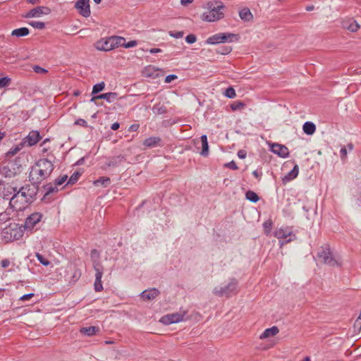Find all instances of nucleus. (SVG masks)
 I'll return each instance as SVG.
<instances>
[{
	"label": "nucleus",
	"instance_id": "c756f323",
	"mask_svg": "<svg viewBox=\"0 0 361 361\" xmlns=\"http://www.w3.org/2000/svg\"><path fill=\"white\" fill-rule=\"evenodd\" d=\"M110 178L106 176L99 177L97 180L94 181V185L96 186L102 185L103 187H107L110 185Z\"/></svg>",
	"mask_w": 361,
	"mask_h": 361
},
{
	"label": "nucleus",
	"instance_id": "20e7f679",
	"mask_svg": "<svg viewBox=\"0 0 361 361\" xmlns=\"http://www.w3.org/2000/svg\"><path fill=\"white\" fill-rule=\"evenodd\" d=\"M238 281L232 278L230 279L228 285L224 287H216L213 290V293L219 297H230L232 295H235L237 293L238 290Z\"/></svg>",
	"mask_w": 361,
	"mask_h": 361
},
{
	"label": "nucleus",
	"instance_id": "49530a36",
	"mask_svg": "<svg viewBox=\"0 0 361 361\" xmlns=\"http://www.w3.org/2000/svg\"><path fill=\"white\" fill-rule=\"evenodd\" d=\"M11 81V79L7 76L0 78V88L8 87Z\"/></svg>",
	"mask_w": 361,
	"mask_h": 361
},
{
	"label": "nucleus",
	"instance_id": "c9c22d12",
	"mask_svg": "<svg viewBox=\"0 0 361 361\" xmlns=\"http://www.w3.org/2000/svg\"><path fill=\"white\" fill-rule=\"evenodd\" d=\"M245 197L247 200L253 203H256L259 200L258 195L252 190L247 191L245 193Z\"/></svg>",
	"mask_w": 361,
	"mask_h": 361
},
{
	"label": "nucleus",
	"instance_id": "aec40b11",
	"mask_svg": "<svg viewBox=\"0 0 361 361\" xmlns=\"http://www.w3.org/2000/svg\"><path fill=\"white\" fill-rule=\"evenodd\" d=\"M343 27L353 32H357L360 28V25L353 18L343 21Z\"/></svg>",
	"mask_w": 361,
	"mask_h": 361
},
{
	"label": "nucleus",
	"instance_id": "a18cd8bd",
	"mask_svg": "<svg viewBox=\"0 0 361 361\" xmlns=\"http://www.w3.org/2000/svg\"><path fill=\"white\" fill-rule=\"evenodd\" d=\"M36 257L39 262L44 266H48L50 264V262L45 258L43 255L39 253H36Z\"/></svg>",
	"mask_w": 361,
	"mask_h": 361
},
{
	"label": "nucleus",
	"instance_id": "39448f33",
	"mask_svg": "<svg viewBox=\"0 0 361 361\" xmlns=\"http://www.w3.org/2000/svg\"><path fill=\"white\" fill-rule=\"evenodd\" d=\"M317 257L321 262L329 266H338L337 260L334 257L329 245H326L319 248Z\"/></svg>",
	"mask_w": 361,
	"mask_h": 361
},
{
	"label": "nucleus",
	"instance_id": "79ce46f5",
	"mask_svg": "<svg viewBox=\"0 0 361 361\" xmlns=\"http://www.w3.org/2000/svg\"><path fill=\"white\" fill-rule=\"evenodd\" d=\"M23 145V143H21L20 145H18V146L15 147L14 148L11 149L6 153V156L8 157H11L14 156L15 154H16L21 149Z\"/></svg>",
	"mask_w": 361,
	"mask_h": 361
},
{
	"label": "nucleus",
	"instance_id": "58836bf2",
	"mask_svg": "<svg viewBox=\"0 0 361 361\" xmlns=\"http://www.w3.org/2000/svg\"><path fill=\"white\" fill-rule=\"evenodd\" d=\"M105 87L104 82H101L97 84H95L92 87V94H96L100 92H102Z\"/></svg>",
	"mask_w": 361,
	"mask_h": 361
},
{
	"label": "nucleus",
	"instance_id": "338daca9",
	"mask_svg": "<svg viewBox=\"0 0 361 361\" xmlns=\"http://www.w3.org/2000/svg\"><path fill=\"white\" fill-rule=\"evenodd\" d=\"M120 127V123H118V122H115L111 126V128L113 130H116L119 128Z\"/></svg>",
	"mask_w": 361,
	"mask_h": 361
},
{
	"label": "nucleus",
	"instance_id": "7ed1b4c3",
	"mask_svg": "<svg viewBox=\"0 0 361 361\" xmlns=\"http://www.w3.org/2000/svg\"><path fill=\"white\" fill-rule=\"evenodd\" d=\"M239 35L231 32H221L215 34L207 39L205 43L207 44H217L219 43L233 42L239 40Z\"/></svg>",
	"mask_w": 361,
	"mask_h": 361
},
{
	"label": "nucleus",
	"instance_id": "864d4df0",
	"mask_svg": "<svg viewBox=\"0 0 361 361\" xmlns=\"http://www.w3.org/2000/svg\"><path fill=\"white\" fill-rule=\"evenodd\" d=\"M224 167L228 168L233 170H237L238 169L236 163L234 161H231L224 164Z\"/></svg>",
	"mask_w": 361,
	"mask_h": 361
},
{
	"label": "nucleus",
	"instance_id": "5701e85b",
	"mask_svg": "<svg viewBox=\"0 0 361 361\" xmlns=\"http://www.w3.org/2000/svg\"><path fill=\"white\" fill-rule=\"evenodd\" d=\"M299 173V168L298 166L296 164L294 166L293 169L287 174L286 175L283 179L282 181L283 183H286L287 182H289L294 178H295Z\"/></svg>",
	"mask_w": 361,
	"mask_h": 361
},
{
	"label": "nucleus",
	"instance_id": "4468645a",
	"mask_svg": "<svg viewBox=\"0 0 361 361\" xmlns=\"http://www.w3.org/2000/svg\"><path fill=\"white\" fill-rule=\"evenodd\" d=\"M271 151L279 155L280 157L286 158L289 155V151L287 147L279 143H272L270 146Z\"/></svg>",
	"mask_w": 361,
	"mask_h": 361
},
{
	"label": "nucleus",
	"instance_id": "a211bd4d",
	"mask_svg": "<svg viewBox=\"0 0 361 361\" xmlns=\"http://www.w3.org/2000/svg\"><path fill=\"white\" fill-rule=\"evenodd\" d=\"M112 37L105 39L104 41H99L97 42V49L101 51H110L114 49Z\"/></svg>",
	"mask_w": 361,
	"mask_h": 361
},
{
	"label": "nucleus",
	"instance_id": "f03ea898",
	"mask_svg": "<svg viewBox=\"0 0 361 361\" xmlns=\"http://www.w3.org/2000/svg\"><path fill=\"white\" fill-rule=\"evenodd\" d=\"M224 7L221 1L208 3L209 11L204 12L202 14V20L207 22H214L223 18L224 14L221 10L224 8Z\"/></svg>",
	"mask_w": 361,
	"mask_h": 361
},
{
	"label": "nucleus",
	"instance_id": "393cba45",
	"mask_svg": "<svg viewBox=\"0 0 361 361\" xmlns=\"http://www.w3.org/2000/svg\"><path fill=\"white\" fill-rule=\"evenodd\" d=\"M239 16L243 21L248 22L253 18V16L248 8H243L239 11Z\"/></svg>",
	"mask_w": 361,
	"mask_h": 361
},
{
	"label": "nucleus",
	"instance_id": "ddd939ff",
	"mask_svg": "<svg viewBox=\"0 0 361 361\" xmlns=\"http://www.w3.org/2000/svg\"><path fill=\"white\" fill-rule=\"evenodd\" d=\"M51 13V9L47 6H37L29 11L25 16V18L39 17L42 15H48Z\"/></svg>",
	"mask_w": 361,
	"mask_h": 361
},
{
	"label": "nucleus",
	"instance_id": "13d9d810",
	"mask_svg": "<svg viewBox=\"0 0 361 361\" xmlns=\"http://www.w3.org/2000/svg\"><path fill=\"white\" fill-rule=\"evenodd\" d=\"M75 125L81 126L83 127H87V123L85 120L82 118H78L75 121Z\"/></svg>",
	"mask_w": 361,
	"mask_h": 361
},
{
	"label": "nucleus",
	"instance_id": "ea45409f",
	"mask_svg": "<svg viewBox=\"0 0 361 361\" xmlns=\"http://www.w3.org/2000/svg\"><path fill=\"white\" fill-rule=\"evenodd\" d=\"M245 106V104L243 102H240V101H236V102H234L231 105V109L233 111H237V110H240V109H243Z\"/></svg>",
	"mask_w": 361,
	"mask_h": 361
},
{
	"label": "nucleus",
	"instance_id": "37998d69",
	"mask_svg": "<svg viewBox=\"0 0 361 361\" xmlns=\"http://www.w3.org/2000/svg\"><path fill=\"white\" fill-rule=\"evenodd\" d=\"M224 95L228 98L233 99L236 96L235 90L232 87H229L226 90Z\"/></svg>",
	"mask_w": 361,
	"mask_h": 361
},
{
	"label": "nucleus",
	"instance_id": "9b49d317",
	"mask_svg": "<svg viewBox=\"0 0 361 361\" xmlns=\"http://www.w3.org/2000/svg\"><path fill=\"white\" fill-rule=\"evenodd\" d=\"M42 217V214L39 212H35L30 214L25 219L24 225L25 229L30 231L32 230L35 225L41 221Z\"/></svg>",
	"mask_w": 361,
	"mask_h": 361
},
{
	"label": "nucleus",
	"instance_id": "de8ad7c7",
	"mask_svg": "<svg viewBox=\"0 0 361 361\" xmlns=\"http://www.w3.org/2000/svg\"><path fill=\"white\" fill-rule=\"evenodd\" d=\"M94 290L96 292H100L103 290V286L102 283V279H95V281L94 283Z\"/></svg>",
	"mask_w": 361,
	"mask_h": 361
},
{
	"label": "nucleus",
	"instance_id": "b1692460",
	"mask_svg": "<svg viewBox=\"0 0 361 361\" xmlns=\"http://www.w3.org/2000/svg\"><path fill=\"white\" fill-rule=\"evenodd\" d=\"M200 139L202 142V151L200 152V154L203 157H207L209 154L207 137L206 135H202Z\"/></svg>",
	"mask_w": 361,
	"mask_h": 361
},
{
	"label": "nucleus",
	"instance_id": "72a5a7b5",
	"mask_svg": "<svg viewBox=\"0 0 361 361\" xmlns=\"http://www.w3.org/2000/svg\"><path fill=\"white\" fill-rule=\"evenodd\" d=\"M12 212V209H11L9 207L6 209L5 212L0 213V221L5 223L11 219V213Z\"/></svg>",
	"mask_w": 361,
	"mask_h": 361
},
{
	"label": "nucleus",
	"instance_id": "cd10ccee",
	"mask_svg": "<svg viewBox=\"0 0 361 361\" xmlns=\"http://www.w3.org/2000/svg\"><path fill=\"white\" fill-rule=\"evenodd\" d=\"M126 157L123 155H119L117 157H112L108 163H106L107 166L114 167L117 166L121 161H125Z\"/></svg>",
	"mask_w": 361,
	"mask_h": 361
},
{
	"label": "nucleus",
	"instance_id": "052dcab7",
	"mask_svg": "<svg viewBox=\"0 0 361 361\" xmlns=\"http://www.w3.org/2000/svg\"><path fill=\"white\" fill-rule=\"evenodd\" d=\"M347 148L346 147H343L340 150L341 158L342 160H344L347 156Z\"/></svg>",
	"mask_w": 361,
	"mask_h": 361
},
{
	"label": "nucleus",
	"instance_id": "5fc2aeb1",
	"mask_svg": "<svg viewBox=\"0 0 361 361\" xmlns=\"http://www.w3.org/2000/svg\"><path fill=\"white\" fill-rule=\"evenodd\" d=\"M33 70L37 73H47V70L40 67L39 66H35L33 67Z\"/></svg>",
	"mask_w": 361,
	"mask_h": 361
},
{
	"label": "nucleus",
	"instance_id": "4c0bfd02",
	"mask_svg": "<svg viewBox=\"0 0 361 361\" xmlns=\"http://www.w3.org/2000/svg\"><path fill=\"white\" fill-rule=\"evenodd\" d=\"M232 47L231 46H221L216 49V53L222 55H226L231 53Z\"/></svg>",
	"mask_w": 361,
	"mask_h": 361
},
{
	"label": "nucleus",
	"instance_id": "3c124183",
	"mask_svg": "<svg viewBox=\"0 0 361 361\" xmlns=\"http://www.w3.org/2000/svg\"><path fill=\"white\" fill-rule=\"evenodd\" d=\"M185 41L188 44H193L197 41V37L193 34L188 35L185 37Z\"/></svg>",
	"mask_w": 361,
	"mask_h": 361
},
{
	"label": "nucleus",
	"instance_id": "2eb2a0df",
	"mask_svg": "<svg viewBox=\"0 0 361 361\" xmlns=\"http://www.w3.org/2000/svg\"><path fill=\"white\" fill-rule=\"evenodd\" d=\"M4 234H10V237L4 235V238H8L10 240L18 239L21 234L18 231V224H11L8 228H6L3 231Z\"/></svg>",
	"mask_w": 361,
	"mask_h": 361
},
{
	"label": "nucleus",
	"instance_id": "6ab92c4d",
	"mask_svg": "<svg viewBox=\"0 0 361 361\" xmlns=\"http://www.w3.org/2000/svg\"><path fill=\"white\" fill-rule=\"evenodd\" d=\"M45 190V193L42 197L41 200L43 202H49L48 196L51 193H55L59 191V189L56 185H53L51 183H47L42 187Z\"/></svg>",
	"mask_w": 361,
	"mask_h": 361
},
{
	"label": "nucleus",
	"instance_id": "f704fd0d",
	"mask_svg": "<svg viewBox=\"0 0 361 361\" xmlns=\"http://www.w3.org/2000/svg\"><path fill=\"white\" fill-rule=\"evenodd\" d=\"M114 49L118 47H123L126 39L120 36H111Z\"/></svg>",
	"mask_w": 361,
	"mask_h": 361
},
{
	"label": "nucleus",
	"instance_id": "0e129e2a",
	"mask_svg": "<svg viewBox=\"0 0 361 361\" xmlns=\"http://www.w3.org/2000/svg\"><path fill=\"white\" fill-rule=\"evenodd\" d=\"M247 156V153L245 150H239L238 152V157L240 158V159H245Z\"/></svg>",
	"mask_w": 361,
	"mask_h": 361
},
{
	"label": "nucleus",
	"instance_id": "c85d7f7f",
	"mask_svg": "<svg viewBox=\"0 0 361 361\" xmlns=\"http://www.w3.org/2000/svg\"><path fill=\"white\" fill-rule=\"evenodd\" d=\"M29 32H30L29 29L23 27L13 30L11 32V35L16 36L17 37H20L27 36L29 34Z\"/></svg>",
	"mask_w": 361,
	"mask_h": 361
},
{
	"label": "nucleus",
	"instance_id": "bb28decb",
	"mask_svg": "<svg viewBox=\"0 0 361 361\" xmlns=\"http://www.w3.org/2000/svg\"><path fill=\"white\" fill-rule=\"evenodd\" d=\"M97 97L105 99L106 102L111 103L117 99L118 94L116 92H107L99 94L97 95Z\"/></svg>",
	"mask_w": 361,
	"mask_h": 361
},
{
	"label": "nucleus",
	"instance_id": "dca6fc26",
	"mask_svg": "<svg viewBox=\"0 0 361 361\" xmlns=\"http://www.w3.org/2000/svg\"><path fill=\"white\" fill-rule=\"evenodd\" d=\"M40 139H41V136L39 135V131H37V130H32L23 139V144L27 143V146H33L35 144H37L39 141Z\"/></svg>",
	"mask_w": 361,
	"mask_h": 361
},
{
	"label": "nucleus",
	"instance_id": "a19ab883",
	"mask_svg": "<svg viewBox=\"0 0 361 361\" xmlns=\"http://www.w3.org/2000/svg\"><path fill=\"white\" fill-rule=\"evenodd\" d=\"M80 176H81V173L80 172H78V171L74 172L70 177L67 184L73 185V184L75 183L78 180Z\"/></svg>",
	"mask_w": 361,
	"mask_h": 361
},
{
	"label": "nucleus",
	"instance_id": "6e6d98bb",
	"mask_svg": "<svg viewBox=\"0 0 361 361\" xmlns=\"http://www.w3.org/2000/svg\"><path fill=\"white\" fill-rule=\"evenodd\" d=\"M81 276V273L79 270L75 269L72 276V281L73 282L77 281Z\"/></svg>",
	"mask_w": 361,
	"mask_h": 361
},
{
	"label": "nucleus",
	"instance_id": "6e6552de",
	"mask_svg": "<svg viewBox=\"0 0 361 361\" xmlns=\"http://www.w3.org/2000/svg\"><path fill=\"white\" fill-rule=\"evenodd\" d=\"M185 314H186L185 312H184L183 314L180 312L169 314L163 316L161 318L160 322L166 325L178 323V322H181L183 319V317Z\"/></svg>",
	"mask_w": 361,
	"mask_h": 361
},
{
	"label": "nucleus",
	"instance_id": "473e14b6",
	"mask_svg": "<svg viewBox=\"0 0 361 361\" xmlns=\"http://www.w3.org/2000/svg\"><path fill=\"white\" fill-rule=\"evenodd\" d=\"M25 185L18 187L16 185V191L15 193H16V195H19V197H23V199H25V200H27V202L30 204L31 202L29 200L28 195L27 193L26 190H24Z\"/></svg>",
	"mask_w": 361,
	"mask_h": 361
},
{
	"label": "nucleus",
	"instance_id": "f8f14e48",
	"mask_svg": "<svg viewBox=\"0 0 361 361\" xmlns=\"http://www.w3.org/2000/svg\"><path fill=\"white\" fill-rule=\"evenodd\" d=\"M16 191V185H13V183L4 185L2 188L0 187V196L4 200H9L13 198V195Z\"/></svg>",
	"mask_w": 361,
	"mask_h": 361
},
{
	"label": "nucleus",
	"instance_id": "9d476101",
	"mask_svg": "<svg viewBox=\"0 0 361 361\" xmlns=\"http://www.w3.org/2000/svg\"><path fill=\"white\" fill-rule=\"evenodd\" d=\"M90 0H78L75 4V8L83 17L87 18L90 16Z\"/></svg>",
	"mask_w": 361,
	"mask_h": 361
},
{
	"label": "nucleus",
	"instance_id": "680f3d73",
	"mask_svg": "<svg viewBox=\"0 0 361 361\" xmlns=\"http://www.w3.org/2000/svg\"><path fill=\"white\" fill-rule=\"evenodd\" d=\"M33 296H34V293L25 294L20 297V300H23V301H25V300H30Z\"/></svg>",
	"mask_w": 361,
	"mask_h": 361
},
{
	"label": "nucleus",
	"instance_id": "423d86ee",
	"mask_svg": "<svg viewBox=\"0 0 361 361\" xmlns=\"http://www.w3.org/2000/svg\"><path fill=\"white\" fill-rule=\"evenodd\" d=\"M274 235L278 239H286L290 237L288 239L282 242L281 245L288 243L296 238L295 235L293 233V228L291 227L286 226L285 228H280L275 230Z\"/></svg>",
	"mask_w": 361,
	"mask_h": 361
},
{
	"label": "nucleus",
	"instance_id": "c03bdc74",
	"mask_svg": "<svg viewBox=\"0 0 361 361\" xmlns=\"http://www.w3.org/2000/svg\"><path fill=\"white\" fill-rule=\"evenodd\" d=\"M29 25L36 29L42 30L45 27V23L40 21H30Z\"/></svg>",
	"mask_w": 361,
	"mask_h": 361
},
{
	"label": "nucleus",
	"instance_id": "69168bd1",
	"mask_svg": "<svg viewBox=\"0 0 361 361\" xmlns=\"http://www.w3.org/2000/svg\"><path fill=\"white\" fill-rule=\"evenodd\" d=\"M139 128V125L138 124H133L131 125L129 128H128V131L130 132H134V131H136L137 130V129Z\"/></svg>",
	"mask_w": 361,
	"mask_h": 361
},
{
	"label": "nucleus",
	"instance_id": "603ef678",
	"mask_svg": "<svg viewBox=\"0 0 361 361\" xmlns=\"http://www.w3.org/2000/svg\"><path fill=\"white\" fill-rule=\"evenodd\" d=\"M169 35H170V36H171L174 38L179 39V38L183 37V31H170Z\"/></svg>",
	"mask_w": 361,
	"mask_h": 361
},
{
	"label": "nucleus",
	"instance_id": "1a4fd4ad",
	"mask_svg": "<svg viewBox=\"0 0 361 361\" xmlns=\"http://www.w3.org/2000/svg\"><path fill=\"white\" fill-rule=\"evenodd\" d=\"M32 184L25 185L24 190L27 191L30 202L32 203L36 199L37 194L40 192L39 185L41 183H37L36 181H31Z\"/></svg>",
	"mask_w": 361,
	"mask_h": 361
},
{
	"label": "nucleus",
	"instance_id": "f257e3e1",
	"mask_svg": "<svg viewBox=\"0 0 361 361\" xmlns=\"http://www.w3.org/2000/svg\"><path fill=\"white\" fill-rule=\"evenodd\" d=\"M54 169V166L51 161L47 159H40L36 162L35 166L32 167L29 174L30 181L42 183L49 177Z\"/></svg>",
	"mask_w": 361,
	"mask_h": 361
},
{
	"label": "nucleus",
	"instance_id": "4d7b16f0",
	"mask_svg": "<svg viewBox=\"0 0 361 361\" xmlns=\"http://www.w3.org/2000/svg\"><path fill=\"white\" fill-rule=\"evenodd\" d=\"M137 41L135 40H131V41H129L128 42L126 43V42H124V45H123V47L125 48H131V47H134L137 45Z\"/></svg>",
	"mask_w": 361,
	"mask_h": 361
},
{
	"label": "nucleus",
	"instance_id": "412c9836",
	"mask_svg": "<svg viewBox=\"0 0 361 361\" xmlns=\"http://www.w3.org/2000/svg\"><path fill=\"white\" fill-rule=\"evenodd\" d=\"M161 139L159 137H149L146 138L143 142V145L148 148L161 146Z\"/></svg>",
	"mask_w": 361,
	"mask_h": 361
},
{
	"label": "nucleus",
	"instance_id": "8fccbe9b",
	"mask_svg": "<svg viewBox=\"0 0 361 361\" xmlns=\"http://www.w3.org/2000/svg\"><path fill=\"white\" fill-rule=\"evenodd\" d=\"M90 257H91L92 259L93 260V262L94 261L98 262L97 259L99 257V252L97 251V250L93 249L91 250Z\"/></svg>",
	"mask_w": 361,
	"mask_h": 361
},
{
	"label": "nucleus",
	"instance_id": "0eeeda50",
	"mask_svg": "<svg viewBox=\"0 0 361 361\" xmlns=\"http://www.w3.org/2000/svg\"><path fill=\"white\" fill-rule=\"evenodd\" d=\"M27 204H29L27 200L23 197H19V195H16V193H15L9 202L8 207L12 209V212H18L23 210Z\"/></svg>",
	"mask_w": 361,
	"mask_h": 361
},
{
	"label": "nucleus",
	"instance_id": "e2e57ef3",
	"mask_svg": "<svg viewBox=\"0 0 361 361\" xmlns=\"http://www.w3.org/2000/svg\"><path fill=\"white\" fill-rule=\"evenodd\" d=\"M11 262L8 259H4L1 262V266L2 268H7L10 265Z\"/></svg>",
	"mask_w": 361,
	"mask_h": 361
},
{
	"label": "nucleus",
	"instance_id": "09e8293b",
	"mask_svg": "<svg viewBox=\"0 0 361 361\" xmlns=\"http://www.w3.org/2000/svg\"><path fill=\"white\" fill-rule=\"evenodd\" d=\"M68 178L67 175H63L62 176L59 177L54 180V185L56 186L62 185Z\"/></svg>",
	"mask_w": 361,
	"mask_h": 361
},
{
	"label": "nucleus",
	"instance_id": "2f4dec72",
	"mask_svg": "<svg viewBox=\"0 0 361 361\" xmlns=\"http://www.w3.org/2000/svg\"><path fill=\"white\" fill-rule=\"evenodd\" d=\"M99 331V328L96 326L82 327L80 329V332L86 336H91L96 334Z\"/></svg>",
	"mask_w": 361,
	"mask_h": 361
},
{
	"label": "nucleus",
	"instance_id": "4be33fe9",
	"mask_svg": "<svg viewBox=\"0 0 361 361\" xmlns=\"http://www.w3.org/2000/svg\"><path fill=\"white\" fill-rule=\"evenodd\" d=\"M279 332V329L277 326H274L271 328H268L264 331V332L259 336L260 339H265L271 336L276 335Z\"/></svg>",
	"mask_w": 361,
	"mask_h": 361
},
{
	"label": "nucleus",
	"instance_id": "bf43d9fd",
	"mask_svg": "<svg viewBox=\"0 0 361 361\" xmlns=\"http://www.w3.org/2000/svg\"><path fill=\"white\" fill-rule=\"evenodd\" d=\"M178 77L176 75H174V74H171V75H167L166 78H165V82L166 83H169L171 82H172L173 80L176 79Z\"/></svg>",
	"mask_w": 361,
	"mask_h": 361
},
{
	"label": "nucleus",
	"instance_id": "7c9ffc66",
	"mask_svg": "<svg viewBox=\"0 0 361 361\" xmlns=\"http://www.w3.org/2000/svg\"><path fill=\"white\" fill-rule=\"evenodd\" d=\"M93 267L95 273V279H102V275H103V267L102 264L99 262H93Z\"/></svg>",
	"mask_w": 361,
	"mask_h": 361
},
{
	"label": "nucleus",
	"instance_id": "a878e982",
	"mask_svg": "<svg viewBox=\"0 0 361 361\" xmlns=\"http://www.w3.org/2000/svg\"><path fill=\"white\" fill-rule=\"evenodd\" d=\"M302 130L305 134L312 135L316 130V126L312 122L307 121L303 124Z\"/></svg>",
	"mask_w": 361,
	"mask_h": 361
},
{
	"label": "nucleus",
	"instance_id": "e433bc0d",
	"mask_svg": "<svg viewBox=\"0 0 361 361\" xmlns=\"http://www.w3.org/2000/svg\"><path fill=\"white\" fill-rule=\"evenodd\" d=\"M273 227V222L271 219H268L263 223L264 233L268 235L270 234Z\"/></svg>",
	"mask_w": 361,
	"mask_h": 361
},
{
	"label": "nucleus",
	"instance_id": "f3484780",
	"mask_svg": "<svg viewBox=\"0 0 361 361\" xmlns=\"http://www.w3.org/2000/svg\"><path fill=\"white\" fill-rule=\"evenodd\" d=\"M160 294V292L158 289L156 288H152L148 290H145L142 291L140 294L141 298L143 300H152L156 298Z\"/></svg>",
	"mask_w": 361,
	"mask_h": 361
},
{
	"label": "nucleus",
	"instance_id": "774afa93",
	"mask_svg": "<svg viewBox=\"0 0 361 361\" xmlns=\"http://www.w3.org/2000/svg\"><path fill=\"white\" fill-rule=\"evenodd\" d=\"M252 175H253L255 178H258L259 180H260L261 176H262V173L258 172V171H257V170H255V171L252 172Z\"/></svg>",
	"mask_w": 361,
	"mask_h": 361
}]
</instances>
